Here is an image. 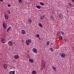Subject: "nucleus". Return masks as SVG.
Masks as SVG:
<instances>
[{
	"mask_svg": "<svg viewBox=\"0 0 74 74\" xmlns=\"http://www.w3.org/2000/svg\"><path fill=\"white\" fill-rule=\"evenodd\" d=\"M32 43V40L31 39H28V40H26V44L27 46H29V44Z\"/></svg>",
	"mask_w": 74,
	"mask_h": 74,
	"instance_id": "1",
	"label": "nucleus"
},
{
	"mask_svg": "<svg viewBox=\"0 0 74 74\" xmlns=\"http://www.w3.org/2000/svg\"><path fill=\"white\" fill-rule=\"evenodd\" d=\"M8 44L9 46H12L13 45V42L11 41H9L8 42Z\"/></svg>",
	"mask_w": 74,
	"mask_h": 74,
	"instance_id": "2",
	"label": "nucleus"
},
{
	"mask_svg": "<svg viewBox=\"0 0 74 74\" xmlns=\"http://www.w3.org/2000/svg\"><path fill=\"white\" fill-rule=\"evenodd\" d=\"M32 50L33 52H34V53H37L38 52L37 50V49L35 48H33Z\"/></svg>",
	"mask_w": 74,
	"mask_h": 74,
	"instance_id": "3",
	"label": "nucleus"
},
{
	"mask_svg": "<svg viewBox=\"0 0 74 74\" xmlns=\"http://www.w3.org/2000/svg\"><path fill=\"white\" fill-rule=\"evenodd\" d=\"M27 22L29 24H32V20L30 18L28 19Z\"/></svg>",
	"mask_w": 74,
	"mask_h": 74,
	"instance_id": "4",
	"label": "nucleus"
},
{
	"mask_svg": "<svg viewBox=\"0 0 74 74\" xmlns=\"http://www.w3.org/2000/svg\"><path fill=\"white\" fill-rule=\"evenodd\" d=\"M14 58L15 59H19V56L18 55H16L14 56Z\"/></svg>",
	"mask_w": 74,
	"mask_h": 74,
	"instance_id": "5",
	"label": "nucleus"
},
{
	"mask_svg": "<svg viewBox=\"0 0 74 74\" xmlns=\"http://www.w3.org/2000/svg\"><path fill=\"white\" fill-rule=\"evenodd\" d=\"M1 41L2 43V44H4L5 43V40L4 38H2L1 39Z\"/></svg>",
	"mask_w": 74,
	"mask_h": 74,
	"instance_id": "6",
	"label": "nucleus"
},
{
	"mask_svg": "<svg viewBox=\"0 0 74 74\" xmlns=\"http://www.w3.org/2000/svg\"><path fill=\"white\" fill-rule=\"evenodd\" d=\"M3 27H4V29H6V28H7V24H6L4 22H3Z\"/></svg>",
	"mask_w": 74,
	"mask_h": 74,
	"instance_id": "7",
	"label": "nucleus"
},
{
	"mask_svg": "<svg viewBox=\"0 0 74 74\" xmlns=\"http://www.w3.org/2000/svg\"><path fill=\"white\" fill-rule=\"evenodd\" d=\"M3 67L5 69H7V67H8V66H7V64H3Z\"/></svg>",
	"mask_w": 74,
	"mask_h": 74,
	"instance_id": "8",
	"label": "nucleus"
},
{
	"mask_svg": "<svg viewBox=\"0 0 74 74\" xmlns=\"http://www.w3.org/2000/svg\"><path fill=\"white\" fill-rule=\"evenodd\" d=\"M21 33L22 34H25L26 33L25 30L23 29L22 30Z\"/></svg>",
	"mask_w": 74,
	"mask_h": 74,
	"instance_id": "9",
	"label": "nucleus"
},
{
	"mask_svg": "<svg viewBox=\"0 0 74 74\" xmlns=\"http://www.w3.org/2000/svg\"><path fill=\"white\" fill-rule=\"evenodd\" d=\"M65 56L66 55H65V54H64V53H62L61 55V57L62 58H64Z\"/></svg>",
	"mask_w": 74,
	"mask_h": 74,
	"instance_id": "10",
	"label": "nucleus"
},
{
	"mask_svg": "<svg viewBox=\"0 0 74 74\" xmlns=\"http://www.w3.org/2000/svg\"><path fill=\"white\" fill-rule=\"evenodd\" d=\"M59 18L60 19H62L63 18V16L62 14H59Z\"/></svg>",
	"mask_w": 74,
	"mask_h": 74,
	"instance_id": "11",
	"label": "nucleus"
},
{
	"mask_svg": "<svg viewBox=\"0 0 74 74\" xmlns=\"http://www.w3.org/2000/svg\"><path fill=\"white\" fill-rule=\"evenodd\" d=\"M45 61H42V64L43 66L44 67H45Z\"/></svg>",
	"mask_w": 74,
	"mask_h": 74,
	"instance_id": "12",
	"label": "nucleus"
},
{
	"mask_svg": "<svg viewBox=\"0 0 74 74\" xmlns=\"http://www.w3.org/2000/svg\"><path fill=\"white\" fill-rule=\"evenodd\" d=\"M29 60L30 63H33V62H34V60H33V59H29Z\"/></svg>",
	"mask_w": 74,
	"mask_h": 74,
	"instance_id": "13",
	"label": "nucleus"
},
{
	"mask_svg": "<svg viewBox=\"0 0 74 74\" xmlns=\"http://www.w3.org/2000/svg\"><path fill=\"white\" fill-rule=\"evenodd\" d=\"M4 16H5V19H6V20H7V19H8V16H7L6 14H5L4 15Z\"/></svg>",
	"mask_w": 74,
	"mask_h": 74,
	"instance_id": "14",
	"label": "nucleus"
},
{
	"mask_svg": "<svg viewBox=\"0 0 74 74\" xmlns=\"http://www.w3.org/2000/svg\"><path fill=\"white\" fill-rule=\"evenodd\" d=\"M15 71H10V74H15Z\"/></svg>",
	"mask_w": 74,
	"mask_h": 74,
	"instance_id": "15",
	"label": "nucleus"
},
{
	"mask_svg": "<svg viewBox=\"0 0 74 74\" xmlns=\"http://www.w3.org/2000/svg\"><path fill=\"white\" fill-rule=\"evenodd\" d=\"M36 71H32V74H36Z\"/></svg>",
	"mask_w": 74,
	"mask_h": 74,
	"instance_id": "16",
	"label": "nucleus"
},
{
	"mask_svg": "<svg viewBox=\"0 0 74 74\" xmlns=\"http://www.w3.org/2000/svg\"><path fill=\"white\" fill-rule=\"evenodd\" d=\"M38 25L40 27H42V25L41 23H38Z\"/></svg>",
	"mask_w": 74,
	"mask_h": 74,
	"instance_id": "17",
	"label": "nucleus"
},
{
	"mask_svg": "<svg viewBox=\"0 0 74 74\" xmlns=\"http://www.w3.org/2000/svg\"><path fill=\"white\" fill-rule=\"evenodd\" d=\"M11 27H9V28L7 30V32H8L9 31H10V29H11Z\"/></svg>",
	"mask_w": 74,
	"mask_h": 74,
	"instance_id": "18",
	"label": "nucleus"
},
{
	"mask_svg": "<svg viewBox=\"0 0 74 74\" xmlns=\"http://www.w3.org/2000/svg\"><path fill=\"white\" fill-rule=\"evenodd\" d=\"M52 68L53 70H54V71H56V68L55 66H53Z\"/></svg>",
	"mask_w": 74,
	"mask_h": 74,
	"instance_id": "19",
	"label": "nucleus"
},
{
	"mask_svg": "<svg viewBox=\"0 0 74 74\" xmlns=\"http://www.w3.org/2000/svg\"><path fill=\"white\" fill-rule=\"evenodd\" d=\"M36 8H37L38 9H40V8H41V7L38 5H36Z\"/></svg>",
	"mask_w": 74,
	"mask_h": 74,
	"instance_id": "20",
	"label": "nucleus"
},
{
	"mask_svg": "<svg viewBox=\"0 0 74 74\" xmlns=\"http://www.w3.org/2000/svg\"><path fill=\"white\" fill-rule=\"evenodd\" d=\"M50 50L52 52H53V49L52 48H50Z\"/></svg>",
	"mask_w": 74,
	"mask_h": 74,
	"instance_id": "21",
	"label": "nucleus"
},
{
	"mask_svg": "<svg viewBox=\"0 0 74 74\" xmlns=\"http://www.w3.org/2000/svg\"><path fill=\"white\" fill-rule=\"evenodd\" d=\"M40 5H42L43 6H44V3H43L40 2Z\"/></svg>",
	"mask_w": 74,
	"mask_h": 74,
	"instance_id": "22",
	"label": "nucleus"
},
{
	"mask_svg": "<svg viewBox=\"0 0 74 74\" xmlns=\"http://www.w3.org/2000/svg\"><path fill=\"white\" fill-rule=\"evenodd\" d=\"M59 38L60 40H62L63 38H62V37L61 36H60L59 37Z\"/></svg>",
	"mask_w": 74,
	"mask_h": 74,
	"instance_id": "23",
	"label": "nucleus"
},
{
	"mask_svg": "<svg viewBox=\"0 0 74 74\" xmlns=\"http://www.w3.org/2000/svg\"><path fill=\"white\" fill-rule=\"evenodd\" d=\"M7 12L8 14H9L10 15L11 14V12H10V11L9 10H8L7 11Z\"/></svg>",
	"mask_w": 74,
	"mask_h": 74,
	"instance_id": "24",
	"label": "nucleus"
},
{
	"mask_svg": "<svg viewBox=\"0 0 74 74\" xmlns=\"http://www.w3.org/2000/svg\"><path fill=\"white\" fill-rule=\"evenodd\" d=\"M46 45H49V41H47L46 43Z\"/></svg>",
	"mask_w": 74,
	"mask_h": 74,
	"instance_id": "25",
	"label": "nucleus"
},
{
	"mask_svg": "<svg viewBox=\"0 0 74 74\" xmlns=\"http://www.w3.org/2000/svg\"><path fill=\"white\" fill-rule=\"evenodd\" d=\"M36 37H37V38L40 37V35L38 34H37L36 35Z\"/></svg>",
	"mask_w": 74,
	"mask_h": 74,
	"instance_id": "26",
	"label": "nucleus"
},
{
	"mask_svg": "<svg viewBox=\"0 0 74 74\" xmlns=\"http://www.w3.org/2000/svg\"><path fill=\"white\" fill-rule=\"evenodd\" d=\"M50 19H53V17L52 16V15H51L50 16Z\"/></svg>",
	"mask_w": 74,
	"mask_h": 74,
	"instance_id": "27",
	"label": "nucleus"
},
{
	"mask_svg": "<svg viewBox=\"0 0 74 74\" xmlns=\"http://www.w3.org/2000/svg\"><path fill=\"white\" fill-rule=\"evenodd\" d=\"M40 19H44V18L42 17V16H41L40 17Z\"/></svg>",
	"mask_w": 74,
	"mask_h": 74,
	"instance_id": "28",
	"label": "nucleus"
},
{
	"mask_svg": "<svg viewBox=\"0 0 74 74\" xmlns=\"http://www.w3.org/2000/svg\"><path fill=\"white\" fill-rule=\"evenodd\" d=\"M19 2V3H22V2L23 1L22 0H18Z\"/></svg>",
	"mask_w": 74,
	"mask_h": 74,
	"instance_id": "29",
	"label": "nucleus"
},
{
	"mask_svg": "<svg viewBox=\"0 0 74 74\" xmlns=\"http://www.w3.org/2000/svg\"><path fill=\"white\" fill-rule=\"evenodd\" d=\"M68 3L69 4V6H71V5H71V3Z\"/></svg>",
	"mask_w": 74,
	"mask_h": 74,
	"instance_id": "30",
	"label": "nucleus"
},
{
	"mask_svg": "<svg viewBox=\"0 0 74 74\" xmlns=\"http://www.w3.org/2000/svg\"><path fill=\"white\" fill-rule=\"evenodd\" d=\"M58 36H60V32H58Z\"/></svg>",
	"mask_w": 74,
	"mask_h": 74,
	"instance_id": "31",
	"label": "nucleus"
},
{
	"mask_svg": "<svg viewBox=\"0 0 74 74\" xmlns=\"http://www.w3.org/2000/svg\"><path fill=\"white\" fill-rule=\"evenodd\" d=\"M61 33H62V35H64V33L63 32H61Z\"/></svg>",
	"mask_w": 74,
	"mask_h": 74,
	"instance_id": "32",
	"label": "nucleus"
},
{
	"mask_svg": "<svg viewBox=\"0 0 74 74\" xmlns=\"http://www.w3.org/2000/svg\"><path fill=\"white\" fill-rule=\"evenodd\" d=\"M8 7H11V5H8Z\"/></svg>",
	"mask_w": 74,
	"mask_h": 74,
	"instance_id": "33",
	"label": "nucleus"
},
{
	"mask_svg": "<svg viewBox=\"0 0 74 74\" xmlns=\"http://www.w3.org/2000/svg\"><path fill=\"white\" fill-rule=\"evenodd\" d=\"M1 2H3V0H0Z\"/></svg>",
	"mask_w": 74,
	"mask_h": 74,
	"instance_id": "34",
	"label": "nucleus"
},
{
	"mask_svg": "<svg viewBox=\"0 0 74 74\" xmlns=\"http://www.w3.org/2000/svg\"><path fill=\"white\" fill-rule=\"evenodd\" d=\"M71 1H72L73 3H74V0H71Z\"/></svg>",
	"mask_w": 74,
	"mask_h": 74,
	"instance_id": "35",
	"label": "nucleus"
},
{
	"mask_svg": "<svg viewBox=\"0 0 74 74\" xmlns=\"http://www.w3.org/2000/svg\"><path fill=\"white\" fill-rule=\"evenodd\" d=\"M42 17H45V15H43L42 16Z\"/></svg>",
	"mask_w": 74,
	"mask_h": 74,
	"instance_id": "36",
	"label": "nucleus"
},
{
	"mask_svg": "<svg viewBox=\"0 0 74 74\" xmlns=\"http://www.w3.org/2000/svg\"><path fill=\"white\" fill-rule=\"evenodd\" d=\"M55 14V12H52V14Z\"/></svg>",
	"mask_w": 74,
	"mask_h": 74,
	"instance_id": "37",
	"label": "nucleus"
},
{
	"mask_svg": "<svg viewBox=\"0 0 74 74\" xmlns=\"http://www.w3.org/2000/svg\"><path fill=\"white\" fill-rule=\"evenodd\" d=\"M53 43H51V46H52V45H53Z\"/></svg>",
	"mask_w": 74,
	"mask_h": 74,
	"instance_id": "38",
	"label": "nucleus"
},
{
	"mask_svg": "<svg viewBox=\"0 0 74 74\" xmlns=\"http://www.w3.org/2000/svg\"><path fill=\"white\" fill-rule=\"evenodd\" d=\"M22 42H24V40H22Z\"/></svg>",
	"mask_w": 74,
	"mask_h": 74,
	"instance_id": "39",
	"label": "nucleus"
},
{
	"mask_svg": "<svg viewBox=\"0 0 74 74\" xmlns=\"http://www.w3.org/2000/svg\"><path fill=\"white\" fill-rule=\"evenodd\" d=\"M39 40H41V39L40 38H39Z\"/></svg>",
	"mask_w": 74,
	"mask_h": 74,
	"instance_id": "40",
	"label": "nucleus"
}]
</instances>
